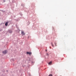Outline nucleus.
<instances>
[{
	"label": "nucleus",
	"instance_id": "9",
	"mask_svg": "<svg viewBox=\"0 0 76 76\" xmlns=\"http://www.w3.org/2000/svg\"><path fill=\"white\" fill-rule=\"evenodd\" d=\"M46 51H47V50H46Z\"/></svg>",
	"mask_w": 76,
	"mask_h": 76
},
{
	"label": "nucleus",
	"instance_id": "4",
	"mask_svg": "<svg viewBox=\"0 0 76 76\" xmlns=\"http://www.w3.org/2000/svg\"><path fill=\"white\" fill-rule=\"evenodd\" d=\"M9 23V22H7L5 24V25L6 26H7V24H8V23Z\"/></svg>",
	"mask_w": 76,
	"mask_h": 76
},
{
	"label": "nucleus",
	"instance_id": "1",
	"mask_svg": "<svg viewBox=\"0 0 76 76\" xmlns=\"http://www.w3.org/2000/svg\"><path fill=\"white\" fill-rule=\"evenodd\" d=\"M3 53L4 54H6V53H7V50H4L3 51Z\"/></svg>",
	"mask_w": 76,
	"mask_h": 76
},
{
	"label": "nucleus",
	"instance_id": "3",
	"mask_svg": "<svg viewBox=\"0 0 76 76\" xmlns=\"http://www.w3.org/2000/svg\"><path fill=\"white\" fill-rule=\"evenodd\" d=\"M21 34H22L23 35H25V33H24V31H22Z\"/></svg>",
	"mask_w": 76,
	"mask_h": 76
},
{
	"label": "nucleus",
	"instance_id": "7",
	"mask_svg": "<svg viewBox=\"0 0 76 76\" xmlns=\"http://www.w3.org/2000/svg\"><path fill=\"white\" fill-rule=\"evenodd\" d=\"M55 46H57V43H55Z\"/></svg>",
	"mask_w": 76,
	"mask_h": 76
},
{
	"label": "nucleus",
	"instance_id": "6",
	"mask_svg": "<svg viewBox=\"0 0 76 76\" xmlns=\"http://www.w3.org/2000/svg\"><path fill=\"white\" fill-rule=\"evenodd\" d=\"M51 45L52 46L54 47V45H53V43H51Z\"/></svg>",
	"mask_w": 76,
	"mask_h": 76
},
{
	"label": "nucleus",
	"instance_id": "2",
	"mask_svg": "<svg viewBox=\"0 0 76 76\" xmlns=\"http://www.w3.org/2000/svg\"><path fill=\"white\" fill-rule=\"evenodd\" d=\"M27 54H29V55H31V54H32V53L31 52H27Z\"/></svg>",
	"mask_w": 76,
	"mask_h": 76
},
{
	"label": "nucleus",
	"instance_id": "5",
	"mask_svg": "<svg viewBox=\"0 0 76 76\" xmlns=\"http://www.w3.org/2000/svg\"><path fill=\"white\" fill-rule=\"evenodd\" d=\"M51 63H52V62L50 61L49 63L48 64H49L50 65V64H51Z\"/></svg>",
	"mask_w": 76,
	"mask_h": 76
},
{
	"label": "nucleus",
	"instance_id": "8",
	"mask_svg": "<svg viewBox=\"0 0 76 76\" xmlns=\"http://www.w3.org/2000/svg\"><path fill=\"white\" fill-rule=\"evenodd\" d=\"M49 76H53V75L51 74H50L49 75Z\"/></svg>",
	"mask_w": 76,
	"mask_h": 76
}]
</instances>
